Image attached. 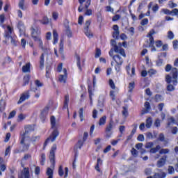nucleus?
<instances>
[{"label":"nucleus","instance_id":"nucleus-1","mask_svg":"<svg viewBox=\"0 0 178 178\" xmlns=\"http://www.w3.org/2000/svg\"><path fill=\"white\" fill-rule=\"evenodd\" d=\"M34 131V128L31 125H27L25 127V132L21 133V142L22 145V152L28 151L30 147V143H27V138L30 137V133Z\"/></svg>","mask_w":178,"mask_h":178},{"label":"nucleus","instance_id":"nucleus-2","mask_svg":"<svg viewBox=\"0 0 178 178\" xmlns=\"http://www.w3.org/2000/svg\"><path fill=\"white\" fill-rule=\"evenodd\" d=\"M165 70L167 72L171 71V73L165 76V81L169 84L172 83L174 86H177V68L173 67L172 68V65L170 64H168Z\"/></svg>","mask_w":178,"mask_h":178},{"label":"nucleus","instance_id":"nucleus-3","mask_svg":"<svg viewBox=\"0 0 178 178\" xmlns=\"http://www.w3.org/2000/svg\"><path fill=\"white\" fill-rule=\"evenodd\" d=\"M50 122L51 124V129H54L51 135L44 142V147H47L48 143H54L56 140V137L59 136V131H58V123H56V119L55 116L52 115L50 118Z\"/></svg>","mask_w":178,"mask_h":178},{"label":"nucleus","instance_id":"nucleus-4","mask_svg":"<svg viewBox=\"0 0 178 178\" xmlns=\"http://www.w3.org/2000/svg\"><path fill=\"white\" fill-rule=\"evenodd\" d=\"M41 31H40V28L33 26L31 28V36L33 37L34 41H38L39 44V48H41L42 50H43L44 52L48 49V46H44L42 43V40H41V38H40V34Z\"/></svg>","mask_w":178,"mask_h":178},{"label":"nucleus","instance_id":"nucleus-5","mask_svg":"<svg viewBox=\"0 0 178 178\" xmlns=\"http://www.w3.org/2000/svg\"><path fill=\"white\" fill-rule=\"evenodd\" d=\"M13 31V28L10 27V26H7V30L4 32V41L6 44H8V42H10L13 45L16 47L17 45V42L16 41V38L12 36V33Z\"/></svg>","mask_w":178,"mask_h":178},{"label":"nucleus","instance_id":"nucleus-6","mask_svg":"<svg viewBox=\"0 0 178 178\" xmlns=\"http://www.w3.org/2000/svg\"><path fill=\"white\" fill-rule=\"evenodd\" d=\"M155 30L152 29L147 34V37L149 40V47H151L152 48V52H155L156 51V49H155V47H154V44H155V41H154V34H156Z\"/></svg>","mask_w":178,"mask_h":178},{"label":"nucleus","instance_id":"nucleus-7","mask_svg":"<svg viewBox=\"0 0 178 178\" xmlns=\"http://www.w3.org/2000/svg\"><path fill=\"white\" fill-rule=\"evenodd\" d=\"M56 151V145H54L50 150L49 160L51 163V168H55V152Z\"/></svg>","mask_w":178,"mask_h":178},{"label":"nucleus","instance_id":"nucleus-8","mask_svg":"<svg viewBox=\"0 0 178 178\" xmlns=\"http://www.w3.org/2000/svg\"><path fill=\"white\" fill-rule=\"evenodd\" d=\"M90 25H91V20H87L86 21L85 25L83 26L84 33L86 37H88V38H91L92 37V32H91V31L88 29Z\"/></svg>","mask_w":178,"mask_h":178},{"label":"nucleus","instance_id":"nucleus-9","mask_svg":"<svg viewBox=\"0 0 178 178\" xmlns=\"http://www.w3.org/2000/svg\"><path fill=\"white\" fill-rule=\"evenodd\" d=\"M113 127H115V122L113 120H110L108 124H107L105 131L106 134L108 137H111L112 136V131L113 130Z\"/></svg>","mask_w":178,"mask_h":178},{"label":"nucleus","instance_id":"nucleus-10","mask_svg":"<svg viewBox=\"0 0 178 178\" xmlns=\"http://www.w3.org/2000/svg\"><path fill=\"white\" fill-rule=\"evenodd\" d=\"M30 98V90H26L24 92L22 95L21 97L17 102L18 105H20V104L24 102V101L29 99Z\"/></svg>","mask_w":178,"mask_h":178},{"label":"nucleus","instance_id":"nucleus-11","mask_svg":"<svg viewBox=\"0 0 178 178\" xmlns=\"http://www.w3.org/2000/svg\"><path fill=\"white\" fill-rule=\"evenodd\" d=\"M35 87L33 86V85L31 83V91H33V92H37L38 91V88L40 87H42L44 86V83L41 82L40 80H35Z\"/></svg>","mask_w":178,"mask_h":178},{"label":"nucleus","instance_id":"nucleus-12","mask_svg":"<svg viewBox=\"0 0 178 178\" xmlns=\"http://www.w3.org/2000/svg\"><path fill=\"white\" fill-rule=\"evenodd\" d=\"M18 178H30V170L29 168L24 167L20 174H19Z\"/></svg>","mask_w":178,"mask_h":178},{"label":"nucleus","instance_id":"nucleus-13","mask_svg":"<svg viewBox=\"0 0 178 178\" xmlns=\"http://www.w3.org/2000/svg\"><path fill=\"white\" fill-rule=\"evenodd\" d=\"M17 28L19 31V35H24L26 33V27H24V23H23L22 21H19L18 22Z\"/></svg>","mask_w":178,"mask_h":178},{"label":"nucleus","instance_id":"nucleus-14","mask_svg":"<svg viewBox=\"0 0 178 178\" xmlns=\"http://www.w3.org/2000/svg\"><path fill=\"white\" fill-rule=\"evenodd\" d=\"M63 73L64 74H61L60 75L58 80L60 81V83H66V79L67 77V70H66V68L63 69Z\"/></svg>","mask_w":178,"mask_h":178},{"label":"nucleus","instance_id":"nucleus-15","mask_svg":"<svg viewBox=\"0 0 178 178\" xmlns=\"http://www.w3.org/2000/svg\"><path fill=\"white\" fill-rule=\"evenodd\" d=\"M168 156H163L157 161V168H162V166H165L166 163V159Z\"/></svg>","mask_w":178,"mask_h":178},{"label":"nucleus","instance_id":"nucleus-16","mask_svg":"<svg viewBox=\"0 0 178 178\" xmlns=\"http://www.w3.org/2000/svg\"><path fill=\"white\" fill-rule=\"evenodd\" d=\"M114 51L116 52V54H120L124 58H126V53L124 52V50L122 49V47L119 46H115L114 47Z\"/></svg>","mask_w":178,"mask_h":178},{"label":"nucleus","instance_id":"nucleus-17","mask_svg":"<svg viewBox=\"0 0 178 178\" xmlns=\"http://www.w3.org/2000/svg\"><path fill=\"white\" fill-rule=\"evenodd\" d=\"M49 111V106L44 107V108L42 110V111L41 112V114H40L41 119L44 120V119H45V118H47V115H48Z\"/></svg>","mask_w":178,"mask_h":178},{"label":"nucleus","instance_id":"nucleus-18","mask_svg":"<svg viewBox=\"0 0 178 178\" xmlns=\"http://www.w3.org/2000/svg\"><path fill=\"white\" fill-rule=\"evenodd\" d=\"M113 60L116 62L117 65H122L123 63V58L119 55H115L113 56Z\"/></svg>","mask_w":178,"mask_h":178},{"label":"nucleus","instance_id":"nucleus-19","mask_svg":"<svg viewBox=\"0 0 178 178\" xmlns=\"http://www.w3.org/2000/svg\"><path fill=\"white\" fill-rule=\"evenodd\" d=\"M31 66V64L30 63H28L25 65L22 66L23 73H30V72H31V70H30Z\"/></svg>","mask_w":178,"mask_h":178},{"label":"nucleus","instance_id":"nucleus-20","mask_svg":"<svg viewBox=\"0 0 178 178\" xmlns=\"http://www.w3.org/2000/svg\"><path fill=\"white\" fill-rule=\"evenodd\" d=\"M159 141L164 143V145H166V144L169 143V140L165 138V135H163V134H162V133L159 134Z\"/></svg>","mask_w":178,"mask_h":178},{"label":"nucleus","instance_id":"nucleus-21","mask_svg":"<svg viewBox=\"0 0 178 178\" xmlns=\"http://www.w3.org/2000/svg\"><path fill=\"white\" fill-rule=\"evenodd\" d=\"M113 30V38H118L119 37V26L118 25H114Z\"/></svg>","mask_w":178,"mask_h":178},{"label":"nucleus","instance_id":"nucleus-22","mask_svg":"<svg viewBox=\"0 0 178 178\" xmlns=\"http://www.w3.org/2000/svg\"><path fill=\"white\" fill-rule=\"evenodd\" d=\"M145 110L142 111V115H144L145 113H148L149 112V109H151V106H149V102H146L145 103Z\"/></svg>","mask_w":178,"mask_h":178},{"label":"nucleus","instance_id":"nucleus-23","mask_svg":"<svg viewBox=\"0 0 178 178\" xmlns=\"http://www.w3.org/2000/svg\"><path fill=\"white\" fill-rule=\"evenodd\" d=\"M105 102V96L100 95L98 100V106L102 108L104 106V103Z\"/></svg>","mask_w":178,"mask_h":178},{"label":"nucleus","instance_id":"nucleus-24","mask_svg":"<svg viewBox=\"0 0 178 178\" xmlns=\"http://www.w3.org/2000/svg\"><path fill=\"white\" fill-rule=\"evenodd\" d=\"M69 104V95H65V102H64V106L63 108L64 109H67V113L69 115V108H68V104Z\"/></svg>","mask_w":178,"mask_h":178},{"label":"nucleus","instance_id":"nucleus-25","mask_svg":"<svg viewBox=\"0 0 178 178\" xmlns=\"http://www.w3.org/2000/svg\"><path fill=\"white\" fill-rule=\"evenodd\" d=\"M18 6L22 10H26L27 7L24 5V0H20L18 3Z\"/></svg>","mask_w":178,"mask_h":178},{"label":"nucleus","instance_id":"nucleus-26","mask_svg":"<svg viewBox=\"0 0 178 178\" xmlns=\"http://www.w3.org/2000/svg\"><path fill=\"white\" fill-rule=\"evenodd\" d=\"M58 32L56 30L53 31V38H54V44H58Z\"/></svg>","mask_w":178,"mask_h":178},{"label":"nucleus","instance_id":"nucleus-27","mask_svg":"<svg viewBox=\"0 0 178 178\" xmlns=\"http://www.w3.org/2000/svg\"><path fill=\"white\" fill-rule=\"evenodd\" d=\"M30 81V75H25L24 76V82H23V87H26V86H27V84H29Z\"/></svg>","mask_w":178,"mask_h":178},{"label":"nucleus","instance_id":"nucleus-28","mask_svg":"<svg viewBox=\"0 0 178 178\" xmlns=\"http://www.w3.org/2000/svg\"><path fill=\"white\" fill-rule=\"evenodd\" d=\"M166 177V173L165 172H161L159 173H154L153 178H165Z\"/></svg>","mask_w":178,"mask_h":178},{"label":"nucleus","instance_id":"nucleus-29","mask_svg":"<svg viewBox=\"0 0 178 178\" xmlns=\"http://www.w3.org/2000/svg\"><path fill=\"white\" fill-rule=\"evenodd\" d=\"M0 168L1 172H5V170H6V165L3 164V159L2 157H0Z\"/></svg>","mask_w":178,"mask_h":178},{"label":"nucleus","instance_id":"nucleus-30","mask_svg":"<svg viewBox=\"0 0 178 178\" xmlns=\"http://www.w3.org/2000/svg\"><path fill=\"white\" fill-rule=\"evenodd\" d=\"M147 129H149L151 126H152V118L151 117L148 118L146 120V124H145Z\"/></svg>","mask_w":178,"mask_h":178},{"label":"nucleus","instance_id":"nucleus-31","mask_svg":"<svg viewBox=\"0 0 178 178\" xmlns=\"http://www.w3.org/2000/svg\"><path fill=\"white\" fill-rule=\"evenodd\" d=\"M59 54L63 55V39L61 38L59 44Z\"/></svg>","mask_w":178,"mask_h":178},{"label":"nucleus","instance_id":"nucleus-32","mask_svg":"<svg viewBox=\"0 0 178 178\" xmlns=\"http://www.w3.org/2000/svg\"><path fill=\"white\" fill-rule=\"evenodd\" d=\"M160 149H161V145H157L156 147H153L150 149V152L151 154H156V152H158V151H160Z\"/></svg>","mask_w":178,"mask_h":178},{"label":"nucleus","instance_id":"nucleus-33","mask_svg":"<svg viewBox=\"0 0 178 178\" xmlns=\"http://www.w3.org/2000/svg\"><path fill=\"white\" fill-rule=\"evenodd\" d=\"M105 123H106V115L102 117L99 121V126H104L105 124Z\"/></svg>","mask_w":178,"mask_h":178},{"label":"nucleus","instance_id":"nucleus-34","mask_svg":"<svg viewBox=\"0 0 178 178\" xmlns=\"http://www.w3.org/2000/svg\"><path fill=\"white\" fill-rule=\"evenodd\" d=\"M46 173L48 176V178H52L53 176H54V170L50 168H47V170Z\"/></svg>","mask_w":178,"mask_h":178},{"label":"nucleus","instance_id":"nucleus-35","mask_svg":"<svg viewBox=\"0 0 178 178\" xmlns=\"http://www.w3.org/2000/svg\"><path fill=\"white\" fill-rule=\"evenodd\" d=\"M44 54H42V55L40 56V69H44Z\"/></svg>","mask_w":178,"mask_h":178},{"label":"nucleus","instance_id":"nucleus-36","mask_svg":"<svg viewBox=\"0 0 178 178\" xmlns=\"http://www.w3.org/2000/svg\"><path fill=\"white\" fill-rule=\"evenodd\" d=\"M170 152V149H161L159 151L160 155H166V154H169Z\"/></svg>","mask_w":178,"mask_h":178},{"label":"nucleus","instance_id":"nucleus-37","mask_svg":"<svg viewBox=\"0 0 178 178\" xmlns=\"http://www.w3.org/2000/svg\"><path fill=\"white\" fill-rule=\"evenodd\" d=\"M26 114L21 113L18 115L17 122H22V120H24L26 119Z\"/></svg>","mask_w":178,"mask_h":178},{"label":"nucleus","instance_id":"nucleus-38","mask_svg":"<svg viewBox=\"0 0 178 178\" xmlns=\"http://www.w3.org/2000/svg\"><path fill=\"white\" fill-rule=\"evenodd\" d=\"M5 102L3 99H1L0 102V112H3V111H5Z\"/></svg>","mask_w":178,"mask_h":178},{"label":"nucleus","instance_id":"nucleus-39","mask_svg":"<svg viewBox=\"0 0 178 178\" xmlns=\"http://www.w3.org/2000/svg\"><path fill=\"white\" fill-rule=\"evenodd\" d=\"M102 165V160H101V159H97V165L95 166V169L96 170H97V172H99V165Z\"/></svg>","mask_w":178,"mask_h":178},{"label":"nucleus","instance_id":"nucleus-40","mask_svg":"<svg viewBox=\"0 0 178 178\" xmlns=\"http://www.w3.org/2000/svg\"><path fill=\"white\" fill-rule=\"evenodd\" d=\"M134 81H132L131 83H129L128 88H129V92H131V91H133V90H134Z\"/></svg>","mask_w":178,"mask_h":178},{"label":"nucleus","instance_id":"nucleus-41","mask_svg":"<svg viewBox=\"0 0 178 178\" xmlns=\"http://www.w3.org/2000/svg\"><path fill=\"white\" fill-rule=\"evenodd\" d=\"M79 118H80L81 122H83V120H84V114H83V108L79 109Z\"/></svg>","mask_w":178,"mask_h":178},{"label":"nucleus","instance_id":"nucleus-42","mask_svg":"<svg viewBox=\"0 0 178 178\" xmlns=\"http://www.w3.org/2000/svg\"><path fill=\"white\" fill-rule=\"evenodd\" d=\"M38 140H40V136H37V135H33L31 138V141L32 143H35L37 141H38Z\"/></svg>","mask_w":178,"mask_h":178},{"label":"nucleus","instance_id":"nucleus-43","mask_svg":"<svg viewBox=\"0 0 178 178\" xmlns=\"http://www.w3.org/2000/svg\"><path fill=\"white\" fill-rule=\"evenodd\" d=\"M167 37L169 40H173V38H175V34H173V32L171 31H169L168 32V35Z\"/></svg>","mask_w":178,"mask_h":178},{"label":"nucleus","instance_id":"nucleus-44","mask_svg":"<svg viewBox=\"0 0 178 178\" xmlns=\"http://www.w3.org/2000/svg\"><path fill=\"white\" fill-rule=\"evenodd\" d=\"M76 65L78 66V69L81 70V64L80 62V56H76Z\"/></svg>","mask_w":178,"mask_h":178},{"label":"nucleus","instance_id":"nucleus-45","mask_svg":"<svg viewBox=\"0 0 178 178\" xmlns=\"http://www.w3.org/2000/svg\"><path fill=\"white\" fill-rule=\"evenodd\" d=\"M152 5H154V3L150 2L148 5V11L147 12L145 15V16H149V15H151V11L149 10V9H151V8H152Z\"/></svg>","mask_w":178,"mask_h":178},{"label":"nucleus","instance_id":"nucleus-46","mask_svg":"<svg viewBox=\"0 0 178 178\" xmlns=\"http://www.w3.org/2000/svg\"><path fill=\"white\" fill-rule=\"evenodd\" d=\"M110 97L112 101H116V96L115 95V91L113 90L110 91Z\"/></svg>","mask_w":178,"mask_h":178},{"label":"nucleus","instance_id":"nucleus-47","mask_svg":"<svg viewBox=\"0 0 178 178\" xmlns=\"http://www.w3.org/2000/svg\"><path fill=\"white\" fill-rule=\"evenodd\" d=\"M5 23V14H1L0 15V26H2Z\"/></svg>","mask_w":178,"mask_h":178},{"label":"nucleus","instance_id":"nucleus-48","mask_svg":"<svg viewBox=\"0 0 178 178\" xmlns=\"http://www.w3.org/2000/svg\"><path fill=\"white\" fill-rule=\"evenodd\" d=\"M40 22L42 24H48V23H49V19H48V17H44Z\"/></svg>","mask_w":178,"mask_h":178},{"label":"nucleus","instance_id":"nucleus-49","mask_svg":"<svg viewBox=\"0 0 178 178\" xmlns=\"http://www.w3.org/2000/svg\"><path fill=\"white\" fill-rule=\"evenodd\" d=\"M99 56H101V50L99 48H97L95 58H99Z\"/></svg>","mask_w":178,"mask_h":178},{"label":"nucleus","instance_id":"nucleus-50","mask_svg":"<svg viewBox=\"0 0 178 178\" xmlns=\"http://www.w3.org/2000/svg\"><path fill=\"white\" fill-rule=\"evenodd\" d=\"M168 170L169 175H173L175 173V168L173 166H169Z\"/></svg>","mask_w":178,"mask_h":178},{"label":"nucleus","instance_id":"nucleus-51","mask_svg":"<svg viewBox=\"0 0 178 178\" xmlns=\"http://www.w3.org/2000/svg\"><path fill=\"white\" fill-rule=\"evenodd\" d=\"M98 111H97V109H94L92 111V118L93 119H97L98 118Z\"/></svg>","mask_w":178,"mask_h":178},{"label":"nucleus","instance_id":"nucleus-52","mask_svg":"<svg viewBox=\"0 0 178 178\" xmlns=\"http://www.w3.org/2000/svg\"><path fill=\"white\" fill-rule=\"evenodd\" d=\"M41 161H40V164L44 165V163H45V161H46V158H45V154H42L41 155Z\"/></svg>","mask_w":178,"mask_h":178},{"label":"nucleus","instance_id":"nucleus-53","mask_svg":"<svg viewBox=\"0 0 178 178\" xmlns=\"http://www.w3.org/2000/svg\"><path fill=\"white\" fill-rule=\"evenodd\" d=\"M66 35H67L69 38H72V31H70V28L69 27L66 29Z\"/></svg>","mask_w":178,"mask_h":178},{"label":"nucleus","instance_id":"nucleus-54","mask_svg":"<svg viewBox=\"0 0 178 178\" xmlns=\"http://www.w3.org/2000/svg\"><path fill=\"white\" fill-rule=\"evenodd\" d=\"M151 173H152V169H151V168H146L145 170V174L147 176H149V175H151Z\"/></svg>","mask_w":178,"mask_h":178},{"label":"nucleus","instance_id":"nucleus-55","mask_svg":"<svg viewBox=\"0 0 178 178\" xmlns=\"http://www.w3.org/2000/svg\"><path fill=\"white\" fill-rule=\"evenodd\" d=\"M152 147H154V143L148 142L146 143L145 148H150L151 149L152 148H153Z\"/></svg>","mask_w":178,"mask_h":178},{"label":"nucleus","instance_id":"nucleus-56","mask_svg":"<svg viewBox=\"0 0 178 178\" xmlns=\"http://www.w3.org/2000/svg\"><path fill=\"white\" fill-rule=\"evenodd\" d=\"M141 26H147L148 24V19L145 18L140 22Z\"/></svg>","mask_w":178,"mask_h":178},{"label":"nucleus","instance_id":"nucleus-57","mask_svg":"<svg viewBox=\"0 0 178 178\" xmlns=\"http://www.w3.org/2000/svg\"><path fill=\"white\" fill-rule=\"evenodd\" d=\"M167 90L168 91H175V86H173V85H172V84H169L167 86Z\"/></svg>","mask_w":178,"mask_h":178},{"label":"nucleus","instance_id":"nucleus-58","mask_svg":"<svg viewBox=\"0 0 178 178\" xmlns=\"http://www.w3.org/2000/svg\"><path fill=\"white\" fill-rule=\"evenodd\" d=\"M109 86H110V87H111L113 90H115V83L113 82V80H112V79H110V80H109Z\"/></svg>","mask_w":178,"mask_h":178},{"label":"nucleus","instance_id":"nucleus-59","mask_svg":"<svg viewBox=\"0 0 178 178\" xmlns=\"http://www.w3.org/2000/svg\"><path fill=\"white\" fill-rule=\"evenodd\" d=\"M178 15V9L177 8H175L171 11V15L172 16H177Z\"/></svg>","mask_w":178,"mask_h":178},{"label":"nucleus","instance_id":"nucleus-60","mask_svg":"<svg viewBox=\"0 0 178 178\" xmlns=\"http://www.w3.org/2000/svg\"><path fill=\"white\" fill-rule=\"evenodd\" d=\"M58 175L59 176L62 177L63 176V167L60 165L58 169Z\"/></svg>","mask_w":178,"mask_h":178},{"label":"nucleus","instance_id":"nucleus-61","mask_svg":"<svg viewBox=\"0 0 178 178\" xmlns=\"http://www.w3.org/2000/svg\"><path fill=\"white\" fill-rule=\"evenodd\" d=\"M15 115H16V111H13L12 112L10 113L8 119H12V118H15Z\"/></svg>","mask_w":178,"mask_h":178},{"label":"nucleus","instance_id":"nucleus-62","mask_svg":"<svg viewBox=\"0 0 178 178\" xmlns=\"http://www.w3.org/2000/svg\"><path fill=\"white\" fill-rule=\"evenodd\" d=\"M127 31L130 33L131 35H134V27H130L127 29Z\"/></svg>","mask_w":178,"mask_h":178},{"label":"nucleus","instance_id":"nucleus-63","mask_svg":"<svg viewBox=\"0 0 178 178\" xmlns=\"http://www.w3.org/2000/svg\"><path fill=\"white\" fill-rule=\"evenodd\" d=\"M172 44H173L174 49H177V48H178V41L177 40H174L172 42Z\"/></svg>","mask_w":178,"mask_h":178},{"label":"nucleus","instance_id":"nucleus-64","mask_svg":"<svg viewBox=\"0 0 178 178\" xmlns=\"http://www.w3.org/2000/svg\"><path fill=\"white\" fill-rule=\"evenodd\" d=\"M137 140H138V141H144V140H145L144 135L140 134L138 136Z\"/></svg>","mask_w":178,"mask_h":178}]
</instances>
